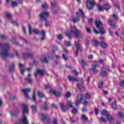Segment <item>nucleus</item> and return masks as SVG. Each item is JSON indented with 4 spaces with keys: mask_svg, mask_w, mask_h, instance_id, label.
I'll return each mask as SVG.
<instances>
[{
    "mask_svg": "<svg viewBox=\"0 0 124 124\" xmlns=\"http://www.w3.org/2000/svg\"><path fill=\"white\" fill-rule=\"evenodd\" d=\"M108 23L109 24V26L112 28H117V24H116L115 22L113 21V20L110 19L108 20Z\"/></svg>",
    "mask_w": 124,
    "mask_h": 124,
    "instance_id": "f8f14e48",
    "label": "nucleus"
},
{
    "mask_svg": "<svg viewBox=\"0 0 124 124\" xmlns=\"http://www.w3.org/2000/svg\"><path fill=\"white\" fill-rule=\"evenodd\" d=\"M14 69H15V65H14V63H13L11 65L10 67V72H13V71H14Z\"/></svg>",
    "mask_w": 124,
    "mask_h": 124,
    "instance_id": "cd10ccee",
    "label": "nucleus"
},
{
    "mask_svg": "<svg viewBox=\"0 0 124 124\" xmlns=\"http://www.w3.org/2000/svg\"><path fill=\"white\" fill-rule=\"evenodd\" d=\"M111 107L114 110H116V109H117V105L116 104V102H114L113 103H112L111 105Z\"/></svg>",
    "mask_w": 124,
    "mask_h": 124,
    "instance_id": "473e14b6",
    "label": "nucleus"
},
{
    "mask_svg": "<svg viewBox=\"0 0 124 124\" xmlns=\"http://www.w3.org/2000/svg\"><path fill=\"white\" fill-rule=\"evenodd\" d=\"M9 48H10V46L7 43L0 44V49H1L0 56L3 60H5L8 57L13 58V56L9 53Z\"/></svg>",
    "mask_w": 124,
    "mask_h": 124,
    "instance_id": "f257e3e1",
    "label": "nucleus"
},
{
    "mask_svg": "<svg viewBox=\"0 0 124 124\" xmlns=\"http://www.w3.org/2000/svg\"><path fill=\"white\" fill-rule=\"evenodd\" d=\"M112 17L115 20H118V16H117V15L113 14Z\"/></svg>",
    "mask_w": 124,
    "mask_h": 124,
    "instance_id": "680f3d73",
    "label": "nucleus"
},
{
    "mask_svg": "<svg viewBox=\"0 0 124 124\" xmlns=\"http://www.w3.org/2000/svg\"><path fill=\"white\" fill-rule=\"evenodd\" d=\"M75 45H76L77 47V51L76 52V56L77 57L78 56V52H79V50H81L82 47L81 46V45H80V42H75Z\"/></svg>",
    "mask_w": 124,
    "mask_h": 124,
    "instance_id": "9d476101",
    "label": "nucleus"
},
{
    "mask_svg": "<svg viewBox=\"0 0 124 124\" xmlns=\"http://www.w3.org/2000/svg\"><path fill=\"white\" fill-rule=\"evenodd\" d=\"M67 105L68 107L70 108H73V106H72V102L70 101H68L67 102Z\"/></svg>",
    "mask_w": 124,
    "mask_h": 124,
    "instance_id": "e433bc0d",
    "label": "nucleus"
},
{
    "mask_svg": "<svg viewBox=\"0 0 124 124\" xmlns=\"http://www.w3.org/2000/svg\"><path fill=\"white\" fill-rule=\"evenodd\" d=\"M22 92L24 93L25 96L26 97V98H29L28 93H30V92H31V88L23 89L22 90Z\"/></svg>",
    "mask_w": 124,
    "mask_h": 124,
    "instance_id": "9b49d317",
    "label": "nucleus"
},
{
    "mask_svg": "<svg viewBox=\"0 0 124 124\" xmlns=\"http://www.w3.org/2000/svg\"><path fill=\"white\" fill-rule=\"evenodd\" d=\"M85 30L88 33H91V29L89 28L86 27Z\"/></svg>",
    "mask_w": 124,
    "mask_h": 124,
    "instance_id": "5fc2aeb1",
    "label": "nucleus"
},
{
    "mask_svg": "<svg viewBox=\"0 0 124 124\" xmlns=\"http://www.w3.org/2000/svg\"><path fill=\"white\" fill-rule=\"evenodd\" d=\"M39 17L41 20L46 22L45 26L46 27H49V22L46 21V19L49 17V12H43L39 15Z\"/></svg>",
    "mask_w": 124,
    "mask_h": 124,
    "instance_id": "20e7f679",
    "label": "nucleus"
},
{
    "mask_svg": "<svg viewBox=\"0 0 124 124\" xmlns=\"http://www.w3.org/2000/svg\"><path fill=\"white\" fill-rule=\"evenodd\" d=\"M81 119L85 123H87V122H88V117H87V116L85 114L82 115Z\"/></svg>",
    "mask_w": 124,
    "mask_h": 124,
    "instance_id": "bb28decb",
    "label": "nucleus"
},
{
    "mask_svg": "<svg viewBox=\"0 0 124 124\" xmlns=\"http://www.w3.org/2000/svg\"><path fill=\"white\" fill-rule=\"evenodd\" d=\"M42 35L43 36H46V32H45V31L44 30L42 31Z\"/></svg>",
    "mask_w": 124,
    "mask_h": 124,
    "instance_id": "0e129e2a",
    "label": "nucleus"
},
{
    "mask_svg": "<svg viewBox=\"0 0 124 124\" xmlns=\"http://www.w3.org/2000/svg\"><path fill=\"white\" fill-rule=\"evenodd\" d=\"M38 95L39 97H41L42 98H43V97H44V93L40 92H38Z\"/></svg>",
    "mask_w": 124,
    "mask_h": 124,
    "instance_id": "f704fd0d",
    "label": "nucleus"
},
{
    "mask_svg": "<svg viewBox=\"0 0 124 124\" xmlns=\"http://www.w3.org/2000/svg\"><path fill=\"white\" fill-rule=\"evenodd\" d=\"M52 88V85L50 84H47L45 86V90H48V89H51Z\"/></svg>",
    "mask_w": 124,
    "mask_h": 124,
    "instance_id": "58836bf2",
    "label": "nucleus"
},
{
    "mask_svg": "<svg viewBox=\"0 0 124 124\" xmlns=\"http://www.w3.org/2000/svg\"><path fill=\"white\" fill-rule=\"evenodd\" d=\"M64 44L67 47H69V46H71V44L69 42H65Z\"/></svg>",
    "mask_w": 124,
    "mask_h": 124,
    "instance_id": "49530a36",
    "label": "nucleus"
},
{
    "mask_svg": "<svg viewBox=\"0 0 124 124\" xmlns=\"http://www.w3.org/2000/svg\"><path fill=\"white\" fill-rule=\"evenodd\" d=\"M42 8H44V9H46V8H48V5L46 3H44L42 5Z\"/></svg>",
    "mask_w": 124,
    "mask_h": 124,
    "instance_id": "c03bdc74",
    "label": "nucleus"
},
{
    "mask_svg": "<svg viewBox=\"0 0 124 124\" xmlns=\"http://www.w3.org/2000/svg\"><path fill=\"white\" fill-rule=\"evenodd\" d=\"M101 75L103 77H106L107 74H106V68L103 67L101 69Z\"/></svg>",
    "mask_w": 124,
    "mask_h": 124,
    "instance_id": "4468645a",
    "label": "nucleus"
},
{
    "mask_svg": "<svg viewBox=\"0 0 124 124\" xmlns=\"http://www.w3.org/2000/svg\"><path fill=\"white\" fill-rule=\"evenodd\" d=\"M6 17L8 19H11L12 15H11V14L8 13L6 14Z\"/></svg>",
    "mask_w": 124,
    "mask_h": 124,
    "instance_id": "37998d69",
    "label": "nucleus"
},
{
    "mask_svg": "<svg viewBox=\"0 0 124 124\" xmlns=\"http://www.w3.org/2000/svg\"><path fill=\"white\" fill-rule=\"evenodd\" d=\"M53 124H58V120H57V118L53 119Z\"/></svg>",
    "mask_w": 124,
    "mask_h": 124,
    "instance_id": "bf43d9fd",
    "label": "nucleus"
},
{
    "mask_svg": "<svg viewBox=\"0 0 124 124\" xmlns=\"http://www.w3.org/2000/svg\"><path fill=\"white\" fill-rule=\"evenodd\" d=\"M24 65L22 64V63H20L19 64V68H20V72L21 74H22V75H24V73H25V71H26V70H28V71H31V68H23V67H24Z\"/></svg>",
    "mask_w": 124,
    "mask_h": 124,
    "instance_id": "6e6552de",
    "label": "nucleus"
},
{
    "mask_svg": "<svg viewBox=\"0 0 124 124\" xmlns=\"http://www.w3.org/2000/svg\"><path fill=\"white\" fill-rule=\"evenodd\" d=\"M42 121L44 124H45V120L47 118V117H48V115H45L43 113L42 114Z\"/></svg>",
    "mask_w": 124,
    "mask_h": 124,
    "instance_id": "c756f323",
    "label": "nucleus"
},
{
    "mask_svg": "<svg viewBox=\"0 0 124 124\" xmlns=\"http://www.w3.org/2000/svg\"><path fill=\"white\" fill-rule=\"evenodd\" d=\"M58 39H59V40H62V35L59 34L58 36Z\"/></svg>",
    "mask_w": 124,
    "mask_h": 124,
    "instance_id": "052dcab7",
    "label": "nucleus"
},
{
    "mask_svg": "<svg viewBox=\"0 0 124 124\" xmlns=\"http://www.w3.org/2000/svg\"><path fill=\"white\" fill-rule=\"evenodd\" d=\"M102 115L106 116L107 119L109 122L110 124H114V118L112 117V115L109 114V112L106 110H103L102 112Z\"/></svg>",
    "mask_w": 124,
    "mask_h": 124,
    "instance_id": "423d86ee",
    "label": "nucleus"
},
{
    "mask_svg": "<svg viewBox=\"0 0 124 124\" xmlns=\"http://www.w3.org/2000/svg\"><path fill=\"white\" fill-rule=\"evenodd\" d=\"M100 46L102 47V48H104V49H106L108 47V45L106 42L102 41L100 42Z\"/></svg>",
    "mask_w": 124,
    "mask_h": 124,
    "instance_id": "dca6fc26",
    "label": "nucleus"
},
{
    "mask_svg": "<svg viewBox=\"0 0 124 124\" xmlns=\"http://www.w3.org/2000/svg\"><path fill=\"white\" fill-rule=\"evenodd\" d=\"M78 112V110H77L75 108H74L73 109H72V113H73V114H76Z\"/></svg>",
    "mask_w": 124,
    "mask_h": 124,
    "instance_id": "a19ab883",
    "label": "nucleus"
},
{
    "mask_svg": "<svg viewBox=\"0 0 124 124\" xmlns=\"http://www.w3.org/2000/svg\"><path fill=\"white\" fill-rule=\"evenodd\" d=\"M85 97L87 99H91V95L88 93H86L85 94Z\"/></svg>",
    "mask_w": 124,
    "mask_h": 124,
    "instance_id": "a18cd8bd",
    "label": "nucleus"
},
{
    "mask_svg": "<svg viewBox=\"0 0 124 124\" xmlns=\"http://www.w3.org/2000/svg\"><path fill=\"white\" fill-rule=\"evenodd\" d=\"M92 68L91 69V71L94 74H95L98 72V70L96 69V67L97 65L96 64H93L92 65Z\"/></svg>",
    "mask_w": 124,
    "mask_h": 124,
    "instance_id": "ddd939ff",
    "label": "nucleus"
},
{
    "mask_svg": "<svg viewBox=\"0 0 124 124\" xmlns=\"http://www.w3.org/2000/svg\"><path fill=\"white\" fill-rule=\"evenodd\" d=\"M22 117L20 121L16 122L15 124H30L28 119H27L26 115L29 114V106L26 104H22Z\"/></svg>",
    "mask_w": 124,
    "mask_h": 124,
    "instance_id": "f03ea898",
    "label": "nucleus"
},
{
    "mask_svg": "<svg viewBox=\"0 0 124 124\" xmlns=\"http://www.w3.org/2000/svg\"><path fill=\"white\" fill-rule=\"evenodd\" d=\"M68 78L70 82H71V81H74V82L75 81L77 82L78 81V79L77 78H74L73 77H71L70 76H68Z\"/></svg>",
    "mask_w": 124,
    "mask_h": 124,
    "instance_id": "412c9836",
    "label": "nucleus"
},
{
    "mask_svg": "<svg viewBox=\"0 0 124 124\" xmlns=\"http://www.w3.org/2000/svg\"><path fill=\"white\" fill-rule=\"evenodd\" d=\"M94 4H95V3H94V0H87L86 1V5L89 10H92V9L93 8Z\"/></svg>",
    "mask_w": 124,
    "mask_h": 124,
    "instance_id": "0eeeda50",
    "label": "nucleus"
},
{
    "mask_svg": "<svg viewBox=\"0 0 124 124\" xmlns=\"http://www.w3.org/2000/svg\"><path fill=\"white\" fill-rule=\"evenodd\" d=\"M43 109L45 110L48 109V106H47V103L46 102H45V106L43 107Z\"/></svg>",
    "mask_w": 124,
    "mask_h": 124,
    "instance_id": "79ce46f5",
    "label": "nucleus"
},
{
    "mask_svg": "<svg viewBox=\"0 0 124 124\" xmlns=\"http://www.w3.org/2000/svg\"><path fill=\"white\" fill-rule=\"evenodd\" d=\"M93 42L95 47H97L100 45V43H99L97 40H93Z\"/></svg>",
    "mask_w": 124,
    "mask_h": 124,
    "instance_id": "5701e85b",
    "label": "nucleus"
},
{
    "mask_svg": "<svg viewBox=\"0 0 124 124\" xmlns=\"http://www.w3.org/2000/svg\"><path fill=\"white\" fill-rule=\"evenodd\" d=\"M81 84L78 83L77 86H78V89H79L80 91H82V89H84V87L82 85V84H84V80L83 79V78L81 79Z\"/></svg>",
    "mask_w": 124,
    "mask_h": 124,
    "instance_id": "6ab92c4d",
    "label": "nucleus"
},
{
    "mask_svg": "<svg viewBox=\"0 0 124 124\" xmlns=\"http://www.w3.org/2000/svg\"><path fill=\"white\" fill-rule=\"evenodd\" d=\"M19 111H15L14 112H11V115L12 117H16Z\"/></svg>",
    "mask_w": 124,
    "mask_h": 124,
    "instance_id": "b1692460",
    "label": "nucleus"
},
{
    "mask_svg": "<svg viewBox=\"0 0 124 124\" xmlns=\"http://www.w3.org/2000/svg\"><path fill=\"white\" fill-rule=\"evenodd\" d=\"M11 41H12V42H13V43H14V44H15V45H19V42H18L17 41H16L15 38H14L12 39L11 40Z\"/></svg>",
    "mask_w": 124,
    "mask_h": 124,
    "instance_id": "7c9ffc66",
    "label": "nucleus"
},
{
    "mask_svg": "<svg viewBox=\"0 0 124 124\" xmlns=\"http://www.w3.org/2000/svg\"><path fill=\"white\" fill-rule=\"evenodd\" d=\"M32 99L34 102H35V103H36V98L35 97V92H34L33 93V96H32Z\"/></svg>",
    "mask_w": 124,
    "mask_h": 124,
    "instance_id": "ea45409f",
    "label": "nucleus"
},
{
    "mask_svg": "<svg viewBox=\"0 0 124 124\" xmlns=\"http://www.w3.org/2000/svg\"><path fill=\"white\" fill-rule=\"evenodd\" d=\"M60 107L62 112H65L66 111L67 107L64 105V104L63 103H60Z\"/></svg>",
    "mask_w": 124,
    "mask_h": 124,
    "instance_id": "aec40b11",
    "label": "nucleus"
},
{
    "mask_svg": "<svg viewBox=\"0 0 124 124\" xmlns=\"http://www.w3.org/2000/svg\"><path fill=\"white\" fill-rule=\"evenodd\" d=\"M100 55H106V52H105V51H103L102 50L100 51Z\"/></svg>",
    "mask_w": 124,
    "mask_h": 124,
    "instance_id": "338daca9",
    "label": "nucleus"
},
{
    "mask_svg": "<svg viewBox=\"0 0 124 124\" xmlns=\"http://www.w3.org/2000/svg\"><path fill=\"white\" fill-rule=\"evenodd\" d=\"M31 75L30 73L28 74V77L25 78V80L29 83H32V79L31 78Z\"/></svg>",
    "mask_w": 124,
    "mask_h": 124,
    "instance_id": "f3484780",
    "label": "nucleus"
},
{
    "mask_svg": "<svg viewBox=\"0 0 124 124\" xmlns=\"http://www.w3.org/2000/svg\"><path fill=\"white\" fill-rule=\"evenodd\" d=\"M57 92H56V91L55 90H53V89H50V91H49V93H53V94H56V93Z\"/></svg>",
    "mask_w": 124,
    "mask_h": 124,
    "instance_id": "603ef678",
    "label": "nucleus"
},
{
    "mask_svg": "<svg viewBox=\"0 0 124 124\" xmlns=\"http://www.w3.org/2000/svg\"><path fill=\"white\" fill-rule=\"evenodd\" d=\"M79 12H80V13L81 14V16H82V18H85V15L84 14V12H83V10L79 9Z\"/></svg>",
    "mask_w": 124,
    "mask_h": 124,
    "instance_id": "09e8293b",
    "label": "nucleus"
},
{
    "mask_svg": "<svg viewBox=\"0 0 124 124\" xmlns=\"http://www.w3.org/2000/svg\"><path fill=\"white\" fill-rule=\"evenodd\" d=\"M20 40L23 41V42L24 43H28V42H27V40H26V39L24 38H20Z\"/></svg>",
    "mask_w": 124,
    "mask_h": 124,
    "instance_id": "69168bd1",
    "label": "nucleus"
},
{
    "mask_svg": "<svg viewBox=\"0 0 124 124\" xmlns=\"http://www.w3.org/2000/svg\"><path fill=\"white\" fill-rule=\"evenodd\" d=\"M62 58L63 59H64V60H65V61H66V60L68 59V57H66V55L65 54H63L62 55Z\"/></svg>",
    "mask_w": 124,
    "mask_h": 124,
    "instance_id": "e2e57ef3",
    "label": "nucleus"
},
{
    "mask_svg": "<svg viewBox=\"0 0 124 124\" xmlns=\"http://www.w3.org/2000/svg\"><path fill=\"white\" fill-rule=\"evenodd\" d=\"M98 9H99V11H103V8L100 5H98Z\"/></svg>",
    "mask_w": 124,
    "mask_h": 124,
    "instance_id": "4d7b16f0",
    "label": "nucleus"
},
{
    "mask_svg": "<svg viewBox=\"0 0 124 124\" xmlns=\"http://www.w3.org/2000/svg\"><path fill=\"white\" fill-rule=\"evenodd\" d=\"M71 93H70V92H67L65 94L66 97L69 98V97L71 96Z\"/></svg>",
    "mask_w": 124,
    "mask_h": 124,
    "instance_id": "8fccbe9b",
    "label": "nucleus"
},
{
    "mask_svg": "<svg viewBox=\"0 0 124 124\" xmlns=\"http://www.w3.org/2000/svg\"><path fill=\"white\" fill-rule=\"evenodd\" d=\"M104 8L105 10H109V9L111 8V6L109 3H107L104 5Z\"/></svg>",
    "mask_w": 124,
    "mask_h": 124,
    "instance_id": "a878e982",
    "label": "nucleus"
},
{
    "mask_svg": "<svg viewBox=\"0 0 124 124\" xmlns=\"http://www.w3.org/2000/svg\"><path fill=\"white\" fill-rule=\"evenodd\" d=\"M55 95L56 96H57V97L61 96V95H62V93L59 92H56Z\"/></svg>",
    "mask_w": 124,
    "mask_h": 124,
    "instance_id": "864d4df0",
    "label": "nucleus"
},
{
    "mask_svg": "<svg viewBox=\"0 0 124 124\" xmlns=\"http://www.w3.org/2000/svg\"><path fill=\"white\" fill-rule=\"evenodd\" d=\"M11 5L13 7H15V6H17L18 5V3H17L16 1H12Z\"/></svg>",
    "mask_w": 124,
    "mask_h": 124,
    "instance_id": "4c0bfd02",
    "label": "nucleus"
},
{
    "mask_svg": "<svg viewBox=\"0 0 124 124\" xmlns=\"http://www.w3.org/2000/svg\"><path fill=\"white\" fill-rule=\"evenodd\" d=\"M100 120L102 123H106L107 122L106 119L102 117L100 118Z\"/></svg>",
    "mask_w": 124,
    "mask_h": 124,
    "instance_id": "de8ad7c7",
    "label": "nucleus"
},
{
    "mask_svg": "<svg viewBox=\"0 0 124 124\" xmlns=\"http://www.w3.org/2000/svg\"><path fill=\"white\" fill-rule=\"evenodd\" d=\"M51 107H52V108H54V109H57V105H56L55 104H52Z\"/></svg>",
    "mask_w": 124,
    "mask_h": 124,
    "instance_id": "774afa93",
    "label": "nucleus"
},
{
    "mask_svg": "<svg viewBox=\"0 0 124 124\" xmlns=\"http://www.w3.org/2000/svg\"><path fill=\"white\" fill-rule=\"evenodd\" d=\"M29 31L30 35H31V26L30 25H29Z\"/></svg>",
    "mask_w": 124,
    "mask_h": 124,
    "instance_id": "3c124183",
    "label": "nucleus"
},
{
    "mask_svg": "<svg viewBox=\"0 0 124 124\" xmlns=\"http://www.w3.org/2000/svg\"><path fill=\"white\" fill-rule=\"evenodd\" d=\"M23 56L24 58H32L33 57V53H30L29 54L23 53Z\"/></svg>",
    "mask_w": 124,
    "mask_h": 124,
    "instance_id": "a211bd4d",
    "label": "nucleus"
},
{
    "mask_svg": "<svg viewBox=\"0 0 124 124\" xmlns=\"http://www.w3.org/2000/svg\"><path fill=\"white\" fill-rule=\"evenodd\" d=\"M70 33L71 34H73V35H74L76 37H78V38L82 37V36H81V31L78 30L77 28L75 27V26H71Z\"/></svg>",
    "mask_w": 124,
    "mask_h": 124,
    "instance_id": "7ed1b4c3",
    "label": "nucleus"
},
{
    "mask_svg": "<svg viewBox=\"0 0 124 124\" xmlns=\"http://www.w3.org/2000/svg\"><path fill=\"white\" fill-rule=\"evenodd\" d=\"M76 15L77 17L72 19V21L74 23H77V22H79V21H80V15H79L77 12L76 13Z\"/></svg>",
    "mask_w": 124,
    "mask_h": 124,
    "instance_id": "2eb2a0df",
    "label": "nucleus"
},
{
    "mask_svg": "<svg viewBox=\"0 0 124 124\" xmlns=\"http://www.w3.org/2000/svg\"><path fill=\"white\" fill-rule=\"evenodd\" d=\"M31 108L32 110V113L33 114H35V113H36V111H37V110L36 109V106L32 105L31 106Z\"/></svg>",
    "mask_w": 124,
    "mask_h": 124,
    "instance_id": "4be33fe9",
    "label": "nucleus"
},
{
    "mask_svg": "<svg viewBox=\"0 0 124 124\" xmlns=\"http://www.w3.org/2000/svg\"><path fill=\"white\" fill-rule=\"evenodd\" d=\"M37 71L38 73H39L40 74L41 76H43L44 75V73H45V71L43 70H37Z\"/></svg>",
    "mask_w": 124,
    "mask_h": 124,
    "instance_id": "c85d7f7f",
    "label": "nucleus"
},
{
    "mask_svg": "<svg viewBox=\"0 0 124 124\" xmlns=\"http://www.w3.org/2000/svg\"><path fill=\"white\" fill-rule=\"evenodd\" d=\"M95 24L96 28L99 29V33H100V34H104V33L106 32V31L104 29V28L103 27V24L102 22H101L100 20H96L95 21Z\"/></svg>",
    "mask_w": 124,
    "mask_h": 124,
    "instance_id": "39448f33",
    "label": "nucleus"
},
{
    "mask_svg": "<svg viewBox=\"0 0 124 124\" xmlns=\"http://www.w3.org/2000/svg\"><path fill=\"white\" fill-rule=\"evenodd\" d=\"M32 32H33L34 33H35V34H39L40 33V32H39V31H38V30L37 29H33L32 31Z\"/></svg>",
    "mask_w": 124,
    "mask_h": 124,
    "instance_id": "c9c22d12",
    "label": "nucleus"
},
{
    "mask_svg": "<svg viewBox=\"0 0 124 124\" xmlns=\"http://www.w3.org/2000/svg\"><path fill=\"white\" fill-rule=\"evenodd\" d=\"M77 97L78 100L76 101L75 104L76 106H79V104H80V102L83 100V95L79 94L77 95Z\"/></svg>",
    "mask_w": 124,
    "mask_h": 124,
    "instance_id": "1a4fd4ad",
    "label": "nucleus"
},
{
    "mask_svg": "<svg viewBox=\"0 0 124 124\" xmlns=\"http://www.w3.org/2000/svg\"><path fill=\"white\" fill-rule=\"evenodd\" d=\"M81 62L83 68L85 69V67L86 66V65H87V63L86 62V61H85V60L82 59H81Z\"/></svg>",
    "mask_w": 124,
    "mask_h": 124,
    "instance_id": "393cba45",
    "label": "nucleus"
},
{
    "mask_svg": "<svg viewBox=\"0 0 124 124\" xmlns=\"http://www.w3.org/2000/svg\"><path fill=\"white\" fill-rule=\"evenodd\" d=\"M119 85L121 87H124V80H122L121 81L120 83H119Z\"/></svg>",
    "mask_w": 124,
    "mask_h": 124,
    "instance_id": "13d9d810",
    "label": "nucleus"
},
{
    "mask_svg": "<svg viewBox=\"0 0 124 124\" xmlns=\"http://www.w3.org/2000/svg\"><path fill=\"white\" fill-rule=\"evenodd\" d=\"M66 36H67V37L69 38V39H71V34H70V33H66Z\"/></svg>",
    "mask_w": 124,
    "mask_h": 124,
    "instance_id": "6e6d98bb",
    "label": "nucleus"
},
{
    "mask_svg": "<svg viewBox=\"0 0 124 124\" xmlns=\"http://www.w3.org/2000/svg\"><path fill=\"white\" fill-rule=\"evenodd\" d=\"M41 60L42 62H48V60H47V58L45 57H42L41 58Z\"/></svg>",
    "mask_w": 124,
    "mask_h": 124,
    "instance_id": "2f4dec72",
    "label": "nucleus"
},
{
    "mask_svg": "<svg viewBox=\"0 0 124 124\" xmlns=\"http://www.w3.org/2000/svg\"><path fill=\"white\" fill-rule=\"evenodd\" d=\"M103 81H100L98 85L99 89H101L103 88Z\"/></svg>",
    "mask_w": 124,
    "mask_h": 124,
    "instance_id": "72a5a7b5",
    "label": "nucleus"
}]
</instances>
